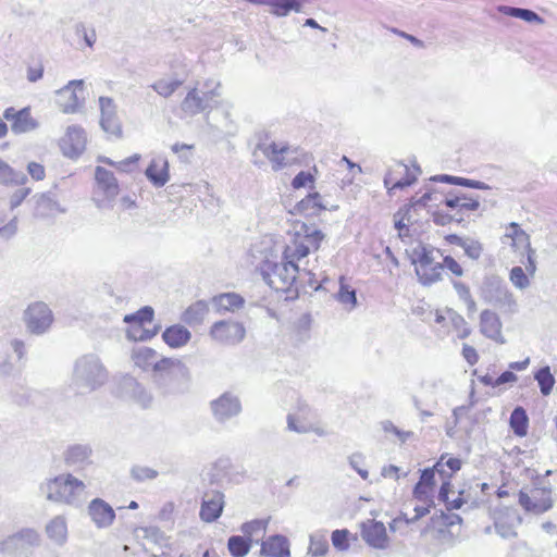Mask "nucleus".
Wrapping results in <instances>:
<instances>
[{
  "instance_id": "f257e3e1",
  "label": "nucleus",
  "mask_w": 557,
  "mask_h": 557,
  "mask_svg": "<svg viewBox=\"0 0 557 557\" xmlns=\"http://www.w3.org/2000/svg\"><path fill=\"white\" fill-rule=\"evenodd\" d=\"M39 490L49 502L81 507L87 496L86 484L71 473H62L45 480Z\"/></svg>"
},
{
  "instance_id": "f03ea898",
  "label": "nucleus",
  "mask_w": 557,
  "mask_h": 557,
  "mask_svg": "<svg viewBox=\"0 0 557 557\" xmlns=\"http://www.w3.org/2000/svg\"><path fill=\"white\" fill-rule=\"evenodd\" d=\"M109 373L99 356L86 354L76 359L72 382L79 394H87L103 386Z\"/></svg>"
},
{
  "instance_id": "7ed1b4c3",
  "label": "nucleus",
  "mask_w": 557,
  "mask_h": 557,
  "mask_svg": "<svg viewBox=\"0 0 557 557\" xmlns=\"http://www.w3.org/2000/svg\"><path fill=\"white\" fill-rule=\"evenodd\" d=\"M299 267L297 263L282 258V261L264 260L260 265L263 281L276 292H289L294 286Z\"/></svg>"
},
{
  "instance_id": "20e7f679",
  "label": "nucleus",
  "mask_w": 557,
  "mask_h": 557,
  "mask_svg": "<svg viewBox=\"0 0 557 557\" xmlns=\"http://www.w3.org/2000/svg\"><path fill=\"white\" fill-rule=\"evenodd\" d=\"M220 86L219 82L209 79L206 82L203 90H199L197 87L191 88L181 102L182 112L186 116H195L210 109L214 98L220 96Z\"/></svg>"
},
{
  "instance_id": "39448f33",
  "label": "nucleus",
  "mask_w": 557,
  "mask_h": 557,
  "mask_svg": "<svg viewBox=\"0 0 557 557\" xmlns=\"http://www.w3.org/2000/svg\"><path fill=\"white\" fill-rule=\"evenodd\" d=\"M132 359L144 371H152L153 382H162L163 377L170 373V368L173 364L172 358H159L154 349L146 346L134 348Z\"/></svg>"
},
{
  "instance_id": "423d86ee",
  "label": "nucleus",
  "mask_w": 557,
  "mask_h": 557,
  "mask_svg": "<svg viewBox=\"0 0 557 557\" xmlns=\"http://www.w3.org/2000/svg\"><path fill=\"white\" fill-rule=\"evenodd\" d=\"M96 189L92 198L98 209H107L111 207V202L119 195L120 187L114 174L102 168L97 166L95 170Z\"/></svg>"
},
{
  "instance_id": "0eeeda50",
  "label": "nucleus",
  "mask_w": 557,
  "mask_h": 557,
  "mask_svg": "<svg viewBox=\"0 0 557 557\" xmlns=\"http://www.w3.org/2000/svg\"><path fill=\"white\" fill-rule=\"evenodd\" d=\"M213 420L221 425L237 418L243 411L239 396L231 391L223 392L219 397L209 403Z\"/></svg>"
},
{
  "instance_id": "6e6552de",
  "label": "nucleus",
  "mask_w": 557,
  "mask_h": 557,
  "mask_svg": "<svg viewBox=\"0 0 557 557\" xmlns=\"http://www.w3.org/2000/svg\"><path fill=\"white\" fill-rule=\"evenodd\" d=\"M304 236L299 234L295 238L292 246H287L284 250V259L292 262L299 261L307 257L311 249L318 250L321 242L324 239V234L317 228H311L307 225H302Z\"/></svg>"
},
{
  "instance_id": "1a4fd4ad",
  "label": "nucleus",
  "mask_w": 557,
  "mask_h": 557,
  "mask_svg": "<svg viewBox=\"0 0 557 557\" xmlns=\"http://www.w3.org/2000/svg\"><path fill=\"white\" fill-rule=\"evenodd\" d=\"M55 102L60 111L65 114L78 112L85 103V82L83 79L70 81L55 91Z\"/></svg>"
},
{
  "instance_id": "9d476101",
  "label": "nucleus",
  "mask_w": 557,
  "mask_h": 557,
  "mask_svg": "<svg viewBox=\"0 0 557 557\" xmlns=\"http://www.w3.org/2000/svg\"><path fill=\"white\" fill-rule=\"evenodd\" d=\"M553 491L550 486H537L531 491V495L524 491L519 492V505L533 515H542L554 506Z\"/></svg>"
},
{
  "instance_id": "9b49d317",
  "label": "nucleus",
  "mask_w": 557,
  "mask_h": 557,
  "mask_svg": "<svg viewBox=\"0 0 557 557\" xmlns=\"http://www.w3.org/2000/svg\"><path fill=\"white\" fill-rule=\"evenodd\" d=\"M24 322L32 334L42 335L51 327L53 314L47 304L35 301L24 311Z\"/></svg>"
},
{
  "instance_id": "f8f14e48",
  "label": "nucleus",
  "mask_w": 557,
  "mask_h": 557,
  "mask_svg": "<svg viewBox=\"0 0 557 557\" xmlns=\"http://www.w3.org/2000/svg\"><path fill=\"white\" fill-rule=\"evenodd\" d=\"M262 153L272 163V169L278 171L293 163L294 158L289 157L293 152L290 147L286 144L276 143H259L253 151L255 163L258 164V156Z\"/></svg>"
},
{
  "instance_id": "ddd939ff",
  "label": "nucleus",
  "mask_w": 557,
  "mask_h": 557,
  "mask_svg": "<svg viewBox=\"0 0 557 557\" xmlns=\"http://www.w3.org/2000/svg\"><path fill=\"white\" fill-rule=\"evenodd\" d=\"M210 335L220 344L233 346L244 341L246 329L240 322L222 320L213 323Z\"/></svg>"
},
{
  "instance_id": "4468645a",
  "label": "nucleus",
  "mask_w": 557,
  "mask_h": 557,
  "mask_svg": "<svg viewBox=\"0 0 557 557\" xmlns=\"http://www.w3.org/2000/svg\"><path fill=\"white\" fill-rule=\"evenodd\" d=\"M38 543V533L33 529H24L3 540L0 543V552L7 555L22 554L27 547L36 546Z\"/></svg>"
},
{
  "instance_id": "2eb2a0df",
  "label": "nucleus",
  "mask_w": 557,
  "mask_h": 557,
  "mask_svg": "<svg viewBox=\"0 0 557 557\" xmlns=\"http://www.w3.org/2000/svg\"><path fill=\"white\" fill-rule=\"evenodd\" d=\"M3 117L11 122V129L14 134L28 133L38 127V122L33 119L29 107L18 111L13 107H9L4 110Z\"/></svg>"
},
{
  "instance_id": "dca6fc26",
  "label": "nucleus",
  "mask_w": 557,
  "mask_h": 557,
  "mask_svg": "<svg viewBox=\"0 0 557 557\" xmlns=\"http://www.w3.org/2000/svg\"><path fill=\"white\" fill-rule=\"evenodd\" d=\"M361 537L371 547L385 549L388 547V536L383 522L367 520L361 523Z\"/></svg>"
},
{
  "instance_id": "f3484780",
  "label": "nucleus",
  "mask_w": 557,
  "mask_h": 557,
  "mask_svg": "<svg viewBox=\"0 0 557 557\" xmlns=\"http://www.w3.org/2000/svg\"><path fill=\"white\" fill-rule=\"evenodd\" d=\"M63 459L73 470H84L92 463V448L88 444L70 445L63 453Z\"/></svg>"
},
{
  "instance_id": "a211bd4d",
  "label": "nucleus",
  "mask_w": 557,
  "mask_h": 557,
  "mask_svg": "<svg viewBox=\"0 0 557 557\" xmlns=\"http://www.w3.org/2000/svg\"><path fill=\"white\" fill-rule=\"evenodd\" d=\"M99 106L101 112L100 125L102 129L116 137L122 136V126L116 114V106L112 98L100 97Z\"/></svg>"
},
{
  "instance_id": "6ab92c4d",
  "label": "nucleus",
  "mask_w": 557,
  "mask_h": 557,
  "mask_svg": "<svg viewBox=\"0 0 557 557\" xmlns=\"http://www.w3.org/2000/svg\"><path fill=\"white\" fill-rule=\"evenodd\" d=\"M87 513L98 529H107L115 520L114 509L102 498L92 499L87 506Z\"/></svg>"
},
{
  "instance_id": "aec40b11",
  "label": "nucleus",
  "mask_w": 557,
  "mask_h": 557,
  "mask_svg": "<svg viewBox=\"0 0 557 557\" xmlns=\"http://www.w3.org/2000/svg\"><path fill=\"white\" fill-rule=\"evenodd\" d=\"M86 143L87 136L85 131L77 125H72L67 127L66 134L62 139L61 147L64 156L73 159L77 158L84 152Z\"/></svg>"
},
{
  "instance_id": "412c9836",
  "label": "nucleus",
  "mask_w": 557,
  "mask_h": 557,
  "mask_svg": "<svg viewBox=\"0 0 557 557\" xmlns=\"http://www.w3.org/2000/svg\"><path fill=\"white\" fill-rule=\"evenodd\" d=\"M224 495L219 491L207 492L202 497L199 516L205 522H213L222 515Z\"/></svg>"
},
{
  "instance_id": "4be33fe9",
  "label": "nucleus",
  "mask_w": 557,
  "mask_h": 557,
  "mask_svg": "<svg viewBox=\"0 0 557 557\" xmlns=\"http://www.w3.org/2000/svg\"><path fill=\"white\" fill-rule=\"evenodd\" d=\"M502 242L503 244H508L515 252L522 255L532 248L530 235L516 222H511L507 225Z\"/></svg>"
},
{
  "instance_id": "5701e85b",
  "label": "nucleus",
  "mask_w": 557,
  "mask_h": 557,
  "mask_svg": "<svg viewBox=\"0 0 557 557\" xmlns=\"http://www.w3.org/2000/svg\"><path fill=\"white\" fill-rule=\"evenodd\" d=\"M484 297L494 305H512L515 304L512 294L507 285L497 277L488 280L483 289Z\"/></svg>"
},
{
  "instance_id": "b1692460",
  "label": "nucleus",
  "mask_w": 557,
  "mask_h": 557,
  "mask_svg": "<svg viewBox=\"0 0 557 557\" xmlns=\"http://www.w3.org/2000/svg\"><path fill=\"white\" fill-rule=\"evenodd\" d=\"M503 324L497 313L491 310H483L480 314V332L487 338L505 344L506 339L502 334Z\"/></svg>"
},
{
  "instance_id": "393cba45",
  "label": "nucleus",
  "mask_w": 557,
  "mask_h": 557,
  "mask_svg": "<svg viewBox=\"0 0 557 557\" xmlns=\"http://www.w3.org/2000/svg\"><path fill=\"white\" fill-rule=\"evenodd\" d=\"M260 545L262 557H290L289 542L284 535H270Z\"/></svg>"
},
{
  "instance_id": "a878e982",
  "label": "nucleus",
  "mask_w": 557,
  "mask_h": 557,
  "mask_svg": "<svg viewBox=\"0 0 557 557\" xmlns=\"http://www.w3.org/2000/svg\"><path fill=\"white\" fill-rule=\"evenodd\" d=\"M35 215L39 218H51L58 213H65V209L61 207L55 196L48 191L34 196Z\"/></svg>"
},
{
  "instance_id": "bb28decb",
  "label": "nucleus",
  "mask_w": 557,
  "mask_h": 557,
  "mask_svg": "<svg viewBox=\"0 0 557 557\" xmlns=\"http://www.w3.org/2000/svg\"><path fill=\"white\" fill-rule=\"evenodd\" d=\"M145 174L153 186H164L170 178L168 160L162 157L153 158L146 169Z\"/></svg>"
},
{
  "instance_id": "cd10ccee",
  "label": "nucleus",
  "mask_w": 557,
  "mask_h": 557,
  "mask_svg": "<svg viewBox=\"0 0 557 557\" xmlns=\"http://www.w3.org/2000/svg\"><path fill=\"white\" fill-rule=\"evenodd\" d=\"M443 202L447 208L457 210L455 213L457 216H462L461 214L467 211H475L480 207L479 198L471 197L467 194L446 197Z\"/></svg>"
},
{
  "instance_id": "c85d7f7f",
  "label": "nucleus",
  "mask_w": 557,
  "mask_h": 557,
  "mask_svg": "<svg viewBox=\"0 0 557 557\" xmlns=\"http://www.w3.org/2000/svg\"><path fill=\"white\" fill-rule=\"evenodd\" d=\"M191 338V333L181 324L166 327L162 333L163 342L171 348H181Z\"/></svg>"
},
{
  "instance_id": "c756f323",
  "label": "nucleus",
  "mask_w": 557,
  "mask_h": 557,
  "mask_svg": "<svg viewBox=\"0 0 557 557\" xmlns=\"http://www.w3.org/2000/svg\"><path fill=\"white\" fill-rule=\"evenodd\" d=\"M245 299L236 293H224L212 298V305L216 312H234L244 307Z\"/></svg>"
},
{
  "instance_id": "7c9ffc66",
  "label": "nucleus",
  "mask_w": 557,
  "mask_h": 557,
  "mask_svg": "<svg viewBox=\"0 0 557 557\" xmlns=\"http://www.w3.org/2000/svg\"><path fill=\"white\" fill-rule=\"evenodd\" d=\"M270 519H255L240 525V532L252 543L261 544L267 533Z\"/></svg>"
},
{
  "instance_id": "2f4dec72",
  "label": "nucleus",
  "mask_w": 557,
  "mask_h": 557,
  "mask_svg": "<svg viewBox=\"0 0 557 557\" xmlns=\"http://www.w3.org/2000/svg\"><path fill=\"white\" fill-rule=\"evenodd\" d=\"M123 388L143 408H147L151 405L152 396L134 377H125L123 380Z\"/></svg>"
},
{
  "instance_id": "473e14b6",
  "label": "nucleus",
  "mask_w": 557,
  "mask_h": 557,
  "mask_svg": "<svg viewBox=\"0 0 557 557\" xmlns=\"http://www.w3.org/2000/svg\"><path fill=\"white\" fill-rule=\"evenodd\" d=\"M181 371V362L173 359V364L170 368V373L163 377L162 382H154L162 394H175L182 391L178 382V373Z\"/></svg>"
},
{
  "instance_id": "72a5a7b5",
  "label": "nucleus",
  "mask_w": 557,
  "mask_h": 557,
  "mask_svg": "<svg viewBox=\"0 0 557 557\" xmlns=\"http://www.w3.org/2000/svg\"><path fill=\"white\" fill-rule=\"evenodd\" d=\"M268 7L270 14L276 17L287 16L290 12L299 13L302 4L299 0H269Z\"/></svg>"
},
{
  "instance_id": "f704fd0d",
  "label": "nucleus",
  "mask_w": 557,
  "mask_h": 557,
  "mask_svg": "<svg viewBox=\"0 0 557 557\" xmlns=\"http://www.w3.org/2000/svg\"><path fill=\"white\" fill-rule=\"evenodd\" d=\"M208 312V304L203 300H198L183 312L182 320L188 325H198L203 322Z\"/></svg>"
},
{
  "instance_id": "c9c22d12",
  "label": "nucleus",
  "mask_w": 557,
  "mask_h": 557,
  "mask_svg": "<svg viewBox=\"0 0 557 557\" xmlns=\"http://www.w3.org/2000/svg\"><path fill=\"white\" fill-rule=\"evenodd\" d=\"M27 176L11 168L7 162L0 159V183L4 185H24Z\"/></svg>"
},
{
  "instance_id": "e433bc0d",
  "label": "nucleus",
  "mask_w": 557,
  "mask_h": 557,
  "mask_svg": "<svg viewBox=\"0 0 557 557\" xmlns=\"http://www.w3.org/2000/svg\"><path fill=\"white\" fill-rule=\"evenodd\" d=\"M252 543L243 535H232L227 540V549L232 557H245L249 554Z\"/></svg>"
},
{
  "instance_id": "4c0bfd02",
  "label": "nucleus",
  "mask_w": 557,
  "mask_h": 557,
  "mask_svg": "<svg viewBox=\"0 0 557 557\" xmlns=\"http://www.w3.org/2000/svg\"><path fill=\"white\" fill-rule=\"evenodd\" d=\"M296 209L298 212L306 215H314L319 213L325 207L321 202V196L319 193L309 194L307 197L301 199Z\"/></svg>"
},
{
  "instance_id": "58836bf2",
  "label": "nucleus",
  "mask_w": 557,
  "mask_h": 557,
  "mask_svg": "<svg viewBox=\"0 0 557 557\" xmlns=\"http://www.w3.org/2000/svg\"><path fill=\"white\" fill-rule=\"evenodd\" d=\"M534 380L537 382L543 396H548L553 392L556 380L548 366L540 368L534 373Z\"/></svg>"
},
{
  "instance_id": "ea45409f",
  "label": "nucleus",
  "mask_w": 557,
  "mask_h": 557,
  "mask_svg": "<svg viewBox=\"0 0 557 557\" xmlns=\"http://www.w3.org/2000/svg\"><path fill=\"white\" fill-rule=\"evenodd\" d=\"M499 11L505 15L520 18L528 23H536L543 24L544 20L536 12L524 9V8H513V7H500Z\"/></svg>"
},
{
  "instance_id": "a19ab883",
  "label": "nucleus",
  "mask_w": 557,
  "mask_h": 557,
  "mask_svg": "<svg viewBox=\"0 0 557 557\" xmlns=\"http://www.w3.org/2000/svg\"><path fill=\"white\" fill-rule=\"evenodd\" d=\"M509 423L516 435L524 436L529 425V418L525 410L520 406L516 407L511 411Z\"/></svg>"
},
{
  "instance_id": "79ce46f5",
  "label": "nucleus",
  "mask_w": 557,
  "mask_h": 557,
  "mask_svg": "<svg viewBox=\"0 0 557 557\" xmlns=\"http://www.w3.org/2000/svg\"><path fill=\"white\" fill-rule=\"evenodd\" d=\"M48 536L58 544L66 539L67 528L65 519L61 516L53 518L46 527Z\"/></svg>"
},
{
  "instance_id": "37998d69",
  "label": "nucleus",
  "mask_w": 557,
  "mask_h": 557,
  "mask_svg": "<svg viewBox=\"0 0 557 557\" xmlns=\"http://www.w3.org/2000/svg\"><path fill=\"white\" fill-rule=\"evenodd\" d=\"M308 554L313 557L324 556L329 550V542L325 531H318L310 535Z\"/></svg>"
},
{
  "instance_id": "c03bdc74",
  "label": "nucleus",
  "mask_w": 557,
  "mask_h": 557,
  "mask_svg": "<svg viewBox=\"0 0 557 557\" xmlns=\"http://www.w3.org/2000/svg\"><path fill=\"white\" fill-rule=\"evenodd\" d=\"M207 124L209 127V133L212 135L216 140L224 139L228 136H234L236 134V127L233 125L232 121L228 120V114H225L224 120V126L220 127L218 125H213L209 122V116H206Z\"/></svg>"
},
{
  "instance_id": "a18cd8bd",
  "label": "nucleus",
  "mask_w": 557,
  "mask_h": 557,
  "mask_svg": "<svg viewBox=\"0 0 557 557\" xmlns=\"http://www.w3.org/2000/svg\"><path fill=\"white\" fill-rule=\"evenodd\" d=\"M443 269V265L438 262L423 268L424 271L421 269L416 270V273L419 277V281L424 285H430L438 280H441V271Z\"/></svg>"
},
{
  "instance_id": "49530a36",
  "label": "nucleus",
  "mask_w": 557,
  "mask_h": 557,
  "mask_svg": "<svg viewBox=\"0 0 557 557\" xmlns=\"http://www.w3.org/2000/svg\"><path fill=\"white\" fill-rule=\"evenodd\" d=\"M413 253V263L416 264V270L421 269L424 271L423 268L436 263L434 261L433 250L426 246H419L414 249Z\"/></svg>"
},
{
  "instance_id": "de8ad7c7",
  "label": "nucleus",
  "mask_w": 557,
  "mask_h": 557,
  "mask_svg": "<svg viewBox=\"0 0 557 557\" xmlns=\"http://www.w3.org/2000/svg\"><path fill=\"white\" fill-rule=\"evenodd\" d=\"M183 84L180 79H159L151 85V88L160 96L168 98Z\"/></svg>"
},
{
  "instance_id": "09e8293b",
  "label": "nucleus",
  "mask_w": 557,
  "mask_h": 557,
  "mask_svg": "<svg viewBox=\"0 0 557 557\" xmlns=\"http://www.w3.org/2000/svg\"><path fill=\"white\" fill-rule=\"evenodd\" d=\"M153 314V309L149 306H145L135 313L126 314L123 321L128 324H144L146 322H151Z\"/></svg>"
},
{
  "instance_id": "8fccbe9b",
  "label": "nucleus",
  "mask_w": 557,
  "mask_h": 557,
  "mask_svg": "<svg viewBox=\"0 0 557 557\" xmlns=\"http://www.w3.org/2000/svg\"><path fill=\"white\" fill-rule=\"evenodd\" d=\"M435 472H437L442 479H445V470L442 461H438L433 469L426 468L421 472L419 484L433 488L435 483Z\"/></svg>"
},
{
  "instance_id": "3c124183",
  "label": "nucleus",
  "mask_w": 557,
  "mask_h": 557,
  "mask_svg": "<svg viewBox=\"0 0 557 557\" xmlns=\"http://www.w3.org/2000/svg\"><path fill=\"white\" fill-rule=\"evenodd\" d=\"M144 324H131L127 330V337L133 341L145 342L152 338L158 333V327L152 331L144 329Z\"/></svg>"
},
{
  "instance_id": "603ef678",
  "label": "nucleus",
  "mask_w": 557,
  "mask_h": 557,
  "mask_svg": "<svg viewBox=\"0 0 557 557\" xmlns=\"http://www.w3.org/2000/svg\"><path fill=\"white\" fill-rule=\"evenodd\" d=\"M343 277H341V287L337 293V299L339 302L344 305H350L355 307L357 305V296L354 289H350L349 286L343 283Z\"/></svg>"
},
{
  "instance_id": "864d4df0",
  "label": "nucleus",
  "mask_w": 557,
  "mask_h": 557,
  "mask_svg": "<svg viewBox=\"0 0 557 557\" xmlns=\"http://www.w3.org/2000/svg\"><path fill=\"white\" fill-rule=\"evenodd\" d=\"M349 466L363 479L369 478V471L363 468L364 456L361 453H354L348 457Z\"/></svg>"
},
{
  "instance_id": "5fc2aeb1",
  "label": "nucleus",
  "mask_w": 557,
  "mask_h": 557,
  "mask_svg": "<svg viewBox=\"0 0 557 557\" xmlns=\"http://www.w3.org/2000/svg\"><path fill=\"white\" fill-rule=\"evenodd\" d=\"M509 278L519 289H524L530 285V281L521 267H513L510 271Z\"/></svg>"
},
{
  "instance_id": "6e6d98bb",
  "label": "nucleus",
  "mask_w": 557,
  "mask_h": 557,
  "mask_svg": "<svg viewBox=\"0 0 557 557\" xmlns=\"http://www.w3.org/2000/svg\"><path fill=\"white\" fill-rule=\"evenodd\" d=\"M131 474L135 481L143 482L156 479L158 476V471L149 467L137 466L132 468Z\"/></svg>"
},
{
  "instance_id": "4d7b16f0",
  "label": "nucleus",
  "mask_w": 557,
  "mask_h": 557,
  "mask_svg": "<svg viewBox=\"0 0 557 557\" xmlns=\"http://www.w3.org/2000/svg\"><path fill=\"white\" fill-rule=\"evenodd\" d=\"M465 253L472 260H478L483 251L482 244L473 238H467L465 245L462 246Z\"/></svg>"
},
{
  "instance_id": "13d9d810",
  "label": "nucleus",
  "mask_w": 557,
  "mask_h": 557,
  "mask_svg": "<svg viewBox=\"0 0 557 557\" xmlns=\"http://www.w3.org/2000/svg\"><path fill=\"white\" fill-rule=\"evenodd\" d=\"M349 532L346 529L335 530L332 533V544L338 550H347L349 548L348 542Z\"/></svg>"
},
{
  "instance_id": "bf43d9fd",
  "label": "nucleus",
  "mask_w": 557,
  "mask_h": 557,
  "mask_svg": "<svg viewBox=\"0 0 557 557\" xmlns=\"http://www.w3.org/2000/svg\"><path fill=\"white\" fill-rule=\"evenodd\" d=\"M495 530L496 533L503 539H511L517 536L516 524L508 523L503 519H497L495 521Z\"/></svg>"
},
{
  "instance_id": "052dcab7",
  "label": "nucleus",
  "mask_w": 557,
  "mask_h": 557,
  "mask_svg": "<svg viewBox=\"0 0 557 557\" xmlns=\"http://www.w3.org/2000/svg\"><path fill=\"white\" fill-rule=\"evenodd\" d=\"M416 181L414 176L407 175L405 178L394 181L392 177V173H388L384 177V185L388 189H403L407 186H410Z\"/></svg>"
},
{
  "instance_id": "680f3d73",
  "label": "nucleus",
  "mask_w": 557,
  "mask_h": 557,
  "mask_svg": "<svg viewBox=\"0 0 557 557\" xmlns=\"http://www.w3.org/2000/svg\"><path fill=\"white\" fill-rule=\"evenodd\" d=\"M143 536L154 544L162 545L165 541L164 533L158 527L141 528Z\"/></svg>"
},
{
  "instance_id": "e2e57ef3",
  "label": "nucleus",
  "mask_w": 557,
  "mask_h": 557,
  "mask_svg": "<svg viewBox=\"0 0 557 557\" xmlns=\"http://www.w3.org/2000/svg\"><path fill=\"white\" fill-rule=\"evenodd\" d=\"M433 488L423 486V484L417 483L413 488V497L421 504H433Z\"/></svg>"
},
{
  "instance_id": "0e129e2a",
  "label": "nucleus",
  "mask_w": 557,
  "mask_h": 557,
  "mask_svg": "<svg viewBox=\"0 0 557 557\" xmlns=\"http://www.w3.org/2000/svg\"><path fill=\"white\" fill-rule=\"evenodd\" d=\"M287 429L298 434H305L311 430L307 423L300 421L296 416L292 413L287 416Z\"/></svg>"
},
{
  "instance_id": "69168bd1",
  "label": "nucleus",
  "mask_w": 557,
  "mask_h": 557,
  "mask_svg": "<svg viewBox=\"0 0 557 557\" xmlns=\"http://www.w3.org/2000/svg\"><path fill=\"white\" fill-rule=\"evenodd\" d=\"M314 176L310 172L300 171L292 181V186L295 189H299L306 187L308 184H311L313 187Z\"/></svg>"
},
{
  "instance_id": "338daca9",
  "label": "nucleus",
  "mask_w": 557,
  "mask_h": 557,
  "mask_svg": "<svg viewBox=\"0 0 557 557\" xmlns=\"http://www.w3.org/2000/svg\"><path fill=\"white\" fill-rule=\"evenodd\" d=\"M75 33L78 37H82L88 47H92L96 42L95 29H87L83 23H78L75 26Z\"/></svg>"
},
{
  "instance_id": "774afa93",
  "label": "nucleus",
  "mask_w": 557,
  "mask_h": 557,
  "mask_svg": "<svg viewBox=\"0 0 557 557\" xmlns=\"http://www.w3.org/2000/svg\"><path fill=\"white\" fill-rule=\"evenodd\" d=\"M32 189L29 187H22L16 189L10 197V209L14 210L17 208L24 199L30 194Z\"/></svg>"
}]
</instances>
